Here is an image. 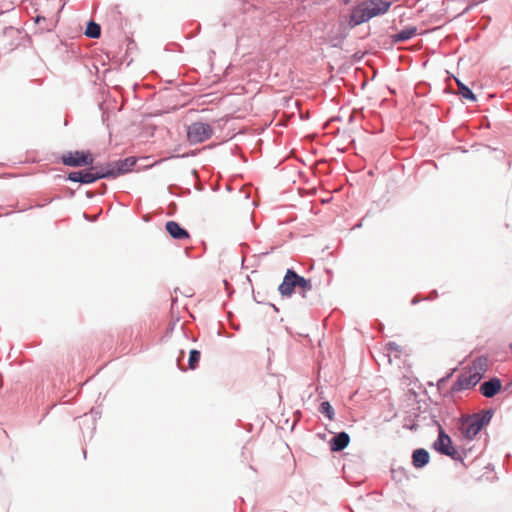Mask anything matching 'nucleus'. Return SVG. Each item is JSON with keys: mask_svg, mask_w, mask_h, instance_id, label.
Segmentation results:
<instances>
[{"mask_svg": "<svg viewBox=\"0 0 512 512\" xmlns=\"http://www.w3.org/2000/svg\"><path fill=\"white\" fill-rule=\"evenodd\" d=\"M135 165L136 159L133 157H126L106 163H93L79 169V184L91 185L101 179H115L133 171Z\"/></svg>", "mask_w": 512, "mask_h": 512, "instance_id": "f257e3e1", "label": "nucleus"}, {"mask_svg": "<svg viewBox=\"0 0 512 512\" xmlns=\"http://www.w3.org/2000/svg\"><path fill=\"white\" fill-rule=\"evenodd\" d=\"M495 414L494 408H486L477 413H463L451 418L450 432L460 440L471 442L486 428Z\"/></svg>", "mask_w": 512, "mask_h": 512, "instance_id": "f03ea898", "label": "nucleus"}, {"mask_svg": "<svg viewBox=\"0 0 512 512\" xmlns=\"http://www.w3.org/2000/svg\"><path fill=\"white\" fill-rule=\"evenodd\" d=\"M391 5L392 1L390 0H364L353 6L350 14L343 21L352 30L374 17L384 15Z\"/></svg>", "mask_w": 512, "mask_h": 512, "instance_id": "7ed1b4c3", "label": "nucleus"}, {"mask_svg": "<svg viewBox=\"0 0 512 512\" xmlns=\"http://www.w3.org/2000/svg\"><path fill=\"white\" fill-rule=\"evenodd\" d=\"M312 288L311 279L299 275L293 268H288L278 286V291L283 298H290L298 289L302 297L306 298V293Z\"/></svg>", "mask_w": 512, "mask_h": 512, "instance_id": "20e7f679", "label": "nucleus"}, {"mask_svg": "<svg viewBox=\"0 0 512 512\" xmlns=\"http://www.w3.org/2000/svg\"><path fill=\"white\" fill-rule=\"evenodd\" d=\"M431 421L438 429V436L432 443V449L440 455L447 456L456 462H461L465 466L464 457L458 452L450 435L445 431L440 421L437 420L436 414L433 412H431Z\"/></svg>", "mask_w": 512, "mask_h": 512, "instance_id": "39448f33", "label": "nucleus"}, {"mask_svg": "<svg viewBox=\"0 0 512 512\" xmlns=\"http://www.w3.org/2000/svg\"><path fill=\"white\" fill-rule=\"evenodd\" d=\"M57 160L64 166L83 168L95 163V157L90 150H74L63 152Z\"/></svg>", "mask_w": 512, "mask_h": 512, "instance_id": "423d86ee", "label": "nucleus"}, {"mask_svg": "<svg viewBox=\"0 0 512 512\" xmlns=\"http://www.w3.org/2000/svg\"><path fill=\"white\" fill-rule=\"evenodd\" d=\"M214 131L210 124L204 122H193L187 127V139L190 144L203 143L210 139Z\"/></svg>", "mask_w": 512, "mask_h": 512, "instance_id": "0eeeda50", "label": "nucleus"}, {"mask_svg": "<svg viewBox=\"0 0 512 512\" xmlns=\"http://www.w3.org/2000/svg\"><path fill=\"white\" fill-rule=\"evenodd\" d=\"M64 4L57 10V15H44V14H36L33 18L34 22V31L33 33L42 34V33H52L58 25L60 14L63 10Z\"/></svg>", "mask_w": 512, "mask_h": 512, "instance_id": "6e6552de", "label": "nucleus"}, {"mask_svg": "<svg viewBox=\"0 0 512 512\" xmlns=\"http://www.w3.org/2000/svg\"><path fill=\"white\" fill-rule=\"evenodd\" d=\"M479 377H475L471 372L464 371L458 375L456 381L453 383L449 395L462 392L474 388L479 383Z\"/></svg>", "mask_w": 512, "mask_h": 512, "instance_id": "1a4fd4ad", "label": "nucleus"}, {"mask_svg": "<svg viewBox=\"0 0 512 512\" xmlns=\"http://www.w3.org/2000/svg\"><path fill=\"white\" fill-rule=\"evenodd\" d=\"M31 5L36 14L44 15H57V10L60 5V0H32Z\"/></svg>", "mask_w": 512, "mask_h": 512, "instance_id": "9d476101", "label": "nucleus"}, {"mask_svg": "<svg viewBox=\"0 0 512 512\" xmlns=\"http://www.w3.org/2000/svg\"><path fill=\"white\" fill-rule=\"evenodd\" d=\"M350 30L351 29L346 26V23L340 20L337 30L328 35V44L332 48L342 49L344 40L349 36Z\"/></svg>", "mask_w": 512, "mask_h": 512, "instance_id": "9b49d317", "label": "nucleus"}, {"mask_svg": "<svg viewBox=\"0 0 512 512\" xmlns=\"http://www.w3.org/2000/svg\"><path fill=\"white\" fill-rule=\"evenodd\" d=\"M503 389L502 381L499 377L493 376L482 382L479 387L480 393L486 398L495 397Z\"/></svg>", "mask_w": 512, "mask_h": 512, "instance_id": "f8f14e48", "label": "nucleus"}, {"mask_svg": "<svg viewBox=\"0 0 512 512\" xmlns=\"http://www.w3.org/2000/svg\"><path fill=\"white\" fill-rule=\"evenodd\" d=\"M349 443L350 435L346 431H340L333 434L332 438L329 440V447L331 452L338 453L347 448Z\"/></svg>", "mask_w": 512, "mask_h": 512, "instance_id": "ddd939ff", "label": "nucleus"}, {"mask_svg": "<svg viewBox=\"0 0 512 512\" xmlns=\"http://www.w3.org/2000/svg\"><path fill=\"white\" fill-rule=\"evenodd\" d=\"M167 233L175 240H185L190 238V233L178 222L170 220L165 223Z\"/></svg>", "mask_w": 512, "mask_h": 512, "instance_id": "4468645a", "label": "nucleus"}, {"mask_svg": "<svg viewBox=\"0 0 512 512\" xmlns=\"http://www.w3.org/2000/svg\"><path fill=\"white\" fill-rule=\"evenodd\" d=\"M430 462V453L425 448H416L412 451L411 463L414 468L422 469Z\"/></svg>", "mask_w": 512, "mask_h": 512, "instance_id": "2eb2a0df", "label": "nucleus"}, {"mask_svg": "<svg viewBox=\"0 0 512 512\" xmlns=\"http://www.w3.org/2000/svg\"><path fill=\"white\" fill-rule=\"evenodd\" d=\"M418 34V29L416 26L408 25L399 30L398 32L392 34L390 39L393 44H397L400 42L408 41L414 38Z\"/></svg>", "mask_w": 512, "mask_h": 512, "instance_id": "dca6fc26", "label": "nucleus"}, {"mask_svg": "<svg viewBox=\"0 0 512 512\" xmlns=\"http://www.w3.org/2000/svg\"><path fill=\"white\" fill-rule=\"evenodd\" d=\"M487 370V358L485 356L477 357L472 365L469 367L468 372H471L476 378L479 377V381L483 378Z\"/></svg>", "mask_w": 512, "mask_h": 512, "instance_id": "f3484780", "label": "nucleus"}, {"mask_svg": "<svg viewBox=\"0 0 512 512\" xmlns=\"http://www.w3.org/2000/svg\"><path fill=\"white\" fill-rule=\"evenodd\" d=\"M456 83H457L458 93L463 100H467L470 102L477 101V96L475 95V93L472 91L471 88H469L466 84H464L459 79H456Z\"/></svg>", "mask_w": 512, "mask_h": 512, "instance_id": "a211bd4d", "label": "nucleus"}, {"mask_svg": "<svg viewBox=\"0 0 512 512\" xmlns=\"http://www.w3.org/2000/svg\"><path fill=\"white\" fill-rule=\"evenodd\" d=\"M84 34L91 39H98L101 36V26L93 20H88Z\"/></svg>", "mask_w": 512, "mask_h": 512, "instance_id": "6ab92c4d", "label": "nucleus"}, {"mask_svg": "<svg viewBox=\"0 0 512 512\" xmlns=\"http://www.w3.org/2000/svg\"><path fill=\"white\" fill-rule=\"evenodd\" d=\"M318 411L328 420L332 421L334 419L335 410L329 401H322L319 404Z\"/></svg>", "mask_w": 512, "mask_h": 512, "instance_id": "aec40b11", "label": "nucleus"}, {"mask_svg": "<svg viewBox=\"0 0 512 512\" xmlns=\"http://www.w3.org/2000/svg\"><path fill=\"white\" fill-rule=\"evenodd\" d=\"M200 359H201V351L198 349H191L189 351L188 368L190 370L197 369L199 366Z\"/></svg>", "mask_w": 512, "mask_h": 512, "instance_id": "412c9836", "label": "nucleus"}, {"mask_svg": "<svg viewBox=\"0 0 512 512\" xmlns=\"http://www.w3.org/2000/svg\"><path fill=\"white\" fill-rule=\"evenodd\" d=\"M14 9L13 2L0 1V15Z\"/></svg>", "mask_w": 512, "mask_h": 512, "instance_id": "4be33fe9", "label": "nucleus"}, {"mask_svg": "<svg viewBox=\"0 0 512 512\" xmlns=\"http://www.w3.org/2000/svg\"><path fill=\"white\" fill-rule=\"evenodd\" d=\"M79 170L71 171L65 176V181L79 183Z\"/></svg>", "mask_w": 512, "mask_h": 512, "instance_id": "5701e85b", "label": "nucleus"}, {"mask_svg": "<svg viewBox=\"0 0 512 512\" xmlns=\"http://www.w3.org/2000/svg\"><path fill=\"white\" fill-rule=\"evenodd\" d=\"M385 348L390 352H401V346L394 341H389L385 344Z\"/></svg>", "mask_w": 512, "mask_h": 512, "instance_id": "b1692460", "label": "nucleus"}, {"mask_svg": "<svg viewBox=\"0 0 512 512\" xmlns=\"http://www.w3.org/2000/svg\"><path fill=\"white\" fill-rule=\"evenodd\" d=\"M453 407L450 409L448 407H445L439 411V414L445 418H448L451 421V418L454 417L452 415ZM449 427H451V422L449 423Z\"/></svg>", "mask_w": 512, "mask_h": 512, "instance_id": "393cba45", "label": "nucleus"}, {"mask_svg": "<svg viewBox=\"0 0 512 512\" xmlns=\"http://www.w3.org/2000/svg\"><path fill=\"white\" fill-rule=\"evenodd\" d=\"M457 368H453L451 369L445 376H443L442 378H440L438 380V386H442L444 385L450 378L451 376L454 374V372L456 371Z\"/></svg>", "mask_w": 512, "mask_h": 512, "instance_id": "a878e982", "label": "nucleus"}, {"mask_svg": "<svg viewBox=\"0 0 512 512\" xmlns=\"http://www.w3.org/2000/svg\"><path fill=\"white\" fill-rule=\"evenodd\" d=\"M184 357H185V351L184 350H180L179 351V355L177 357V366H178V368L181 371H185L186 370L184 367L181 366V361L184 359Z\"/></svg>", "mask_w": 512, "mask_h": 512, "instance_id": "bb28decb", "label": "nucleus"}, {"mask_svg": "<svg viewBox=\"0 0 512 512\" xmlns=\"http://www.w3.org/2000/svg\"><path fill=\"white\" fill-rule=\"evenodd\" d=\"M392 478L396 481H400V479H397V472H401L402 474H405V469L402 467H399L398 469H392Z\"/></svg>", "mask_w": 512, "mask_h": 512, "instance_id": "cd10ccee", "label": "nucleus"}, {"mask_svg": "<svg viewBox=\"0 0 512 512\" xmlns=\"http://www.w3.org/2000/svg\"><path fill=\"white\" fill-rule=\"evenodd\" d=\"M421 301H426V298L421 297L419 294H417L412 298L411 304L416 305V304L420 303Z\"/></svg>", "mask_w": 512, "mask_h": 512, "instance_id": "c85d7f7f", "label": "nucleus"}, {"mask_svg": "<svg viewBox=\"0 0 512 512\" xmlns=\"http://www.w3.org/2000/svg\"><path fill=\"white\" fill-rule=\"evenodd\" d=\"M437 297H438V292H437V290H433V291H431V292L429 293V295H428V296H426L425 298H426V301H431V300L436 299Z\"/></svg>", "mask_w": 512, "mask_h": 512, "instance_id": "c756f323", "label": "nucleus"}, {"mask_svg": "<svg viewBox=\"0 0 512 512\" xmlns=\"http://www.w3.org/2000/svg\"><path fill=\"white\" fill-rule=\"evenodd\" d=\"M403 427H404L405 429H408V430H411V431H417V430H418V428H419V425H418L417 423L413 422V423H412V424H410V425L405 424Z\"/></svg>", "mask_w": 512, "mask_h": 512, "instance_id": "7c9ffc66", "label": "nucleus"}, {"mask_svg": "<svg viewBox=\"0 0 512 512\" xmlns=\"http://www.w3.org/2000/svg\"><path fill=\"white\" fill-rule=\"evenodd\" d=\"M502 390L509 391L512 393V379L506 383Z\"/></svg>", "mask_w": 512, "mask_h": 512, "instance_id": "2f4dec72", "label": "nucleus"}, {"mask_svg": "<svg viewBox=\"0 0 512 512\" xmlns=\"http://www.w3.org/2000/svg\"><path fill=\"white\" fill-rule=\"evenodd\" d=\"M90 414L93 416L94 420L96 419V417H100V412L98 410H96L95 408L91 409Z\"/></svg>", "mask_w": 512, "mask_h": 512, "instance_id": "473e14b6", "label": "nucleus"}, {"mask_svg": "<svg viewBox=\"0 0 512 512\" xmlns=\"http://www.w3.org/2000/svg\"><path fill=\"white\" fill-rule=\"evenodd\" d=\"M66 191H67V196L69 198H73L75 196V191H73L72 189L66 188Z\"/></svg>", "mask_w": 512, "mask_h": 512, "instance_id": "72a5a7b5", "label": "nucleus"}, {"mask_svg": "<svg viewBox=\"0 0 512 512\" xmlns=\"http://www.w3.org/2000/svg\"><path fill=\"white\" fill-rule=\"evenodd\" d=\"M83 216H84V218H85L86 220H88V221H95V220L97 219V216H94V217H93V216H90V217H89V216H88V214H86V213H84V214H83Z\"/></svg>", "mask_w": 512, "mask_h": 512, "instance_id": "f704fd0d", "label": "nucleus"}, {"mask_svg": "<svg viewBox=\"0 0 512 512\" xmlns=\"http://www.w3.org/2000/svg\"><path fill=\"white\" fill-rule=\"evenodd\" d=\"M482 127H484V128H489L490 127V123H489V120L487 118L482 120Z\"/></svg>", "mask_w": 512, "mask_h": 512, "instance_id": "c9c22d12", "label": "nucleus"}, {"mask_svg": "<svg viewBox=\"0 0 512 512\" xmlns=\"http://www.w3.org/2000/svg\"><path fill=\"white\" fill-rule=\"evenodd\" d=\"M107 190V185L106 184H102L100 186V190H99V194H104Z\"/></svg>", "mask_w": 512, "mask_h": 512, "instance_id": "e433bc0d", "label": "nucleus"}, {"mask_svg": "<svg viewBox=\"0 0 512 512\" xmlns=\"http://www.w3.org/2000/svg\"><path fill=\"white\" fill-rule=\"evenodd\" d=\"M65 176H66V175L58 174V175H55L54 179H55L56 181H59V180H64V181H65Z\"/></svg>", "mask_w": 512, "mask_h": 512, "instance_id": "4c0bfd02", "label": "nucleus"}, {"mask_svg": "<svg viewBox=\"0 0 512 512\" xmlns=\"http://www.w3.org/2000/svg\"><path fill=\"white\" fill-rule=\"evenodd\" d=\"M363 220H364V218H363V219H361V220H360V221H359V222H358V223L353 227V229H357V228L362 227V222H363Z\"/></svg>", "mask_w": 512, "mask_h": 512, "instance_id": "58836bf2", "label": "nucleus"}, {"mask_svg": "<svg viewBox=\"0 0 512 512\" xmlns=\"http://www.w3.org/2000/svg\"><path fill=\"white\" fill-rule=\"evenodd\" d=\"M94 196V193L90 190L86 191V197L87 198H92Z\"/></svg>", "mask_w": 512, "mask_h": 512, "instance_id": "ea45409f", "label": "nucleus"}, {"mask_svg": "<svg viewBox=\"0 0 512 512\" xmlns=\"http://www.w3.org/2000/svg\"><path fill=\"white\" fill-rule=\"evenodd\" d=\"M342 2L344 5H349L352 2V0H342Z\"/></svg>", "mask_w": 512, "mask_h": 512, "instance_id": "a19ab883", "label": "nucleus"}, {"mask_svg": "<svg viewBox=\"0 0 512 512\" xmlns=\"http://www.w3.org/2000/svg\"><path fill=\"white\" fill-rule=\"evenodd\" d=\"M241 41H242V37H237V46H240Z\"/></svg>", "mask_w": 512, "mask_h": 512, "instance_id": "79ce46f5", "label": "nucleus"}, {"mask_svg": "<svg viewBox=\"0 0 512 512\" xmlns=\"http://www.w3.org/2000/svg\"><path fill=\"white\" fill-rule=\"evenodd\" d=\"M377 325H379L382 329L384 328V325L380 321H376Z\"/></svg>", "mask_w": 512, "mask_h": 512, "instance_id": "37998d69", "label": "nucleus"}, {"mask_svg": "<svg viewBox=\"0 0 512 512\" xmlns=\"http://www.w3.org/2000/svg\"><path fill=\"white\" fill-rule=\"evenodd\" d=\"M173 329H174V325H171L170 327H168L169 332H172Z\"/></svg>", "mask_w": 512, "mask_h": 512, "instance_id": "c03bdc74", "label": "nucleus"}, {"mask_svg": "<svg viewBox=\"0 0 512 512\" xmlns=\"http://www.w3.org/2000/svg\"><path fill=\"white\" fill-rule=\"evenodd\" d=\"M354 58H356L357 60L361 59V57H359V55H356V54L354 55Z\"/></svg>", "mask_w": 512, "mask_h": 512, "instance_id": "a18cd8bd", "label": "nucleus"}, {"mask_svg": "<svg viewBox=\"0 0 512 512\" xmlns=\"http://www.w3.org/2000/svg\"><path fill=\"white\" fill-rule=\"evenodd\" d=\"M271 306L274 308L275 311H278V308L274 304H271Z\"/></svg>", "mask_w": 512, "mask_h": 512, "instance_id": "49530a36", "label": "nucleus"}, {"mask_svg": "<svg viewBox=\"0 0 512 512\" xmlns=\"http://www.w3.org/2000/svg\"><path fill=\"white\" fill-rule=\"evenodd\" d=\"M509 348L512 351V342L509 344Z\"/></svg>", "mask_w": 512, "mask_h": 512, "instance_id": "de8ad7c7", "label": "nucleus"}]
</instances>
